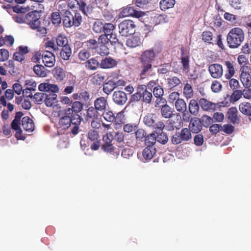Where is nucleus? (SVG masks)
I'll list each match as a JSON object with an SVG mask.
<instances>
[{"label":"nucleus","mask_w":251,"mask_h":251,"mask_svg":"<svg viewBox=\"0 0 251 251\" xmlns=\"http://www.w3.org/2000/svg\"><path fill=\"white\" fill-rule=\"evenodd\" d=\"M156 119V116L154 114H148L144 117L143 121L147 126L152 127L154 124Z\"/></svg>","instance_id":"40"},{"label":"nucleus","mask_w":251,"mask_h":251,"mask_svg":"<svg viewBox=\"0 0 251 251\" xmlns=\"http://www.w3.org/2000/svg\"><path fill=\"white\" fill-rule=\"evenodd\" d=\"M56 42L59 47H67L68 43L67 38L62 35H59L57 37Z\"/></svg>","instance_id":"50"},{"label":"nucleus","mask_w":251,"mask_h":251,"mask_svg":"<svg viewBox=\"0 0 251 251\" xmlns=\"http://www.w3.org/2000/svg\"><path fill=\"white\" fill-rule=\"evenodd\" d=\"M152 93L156 98H160L164 95L163 88L160 85H157L153 89Z\"/></svg>","instance_id":"56"},{"label":"nucleus","mask_w":251,"mask_h":251,"mask_svg":"<svg viewBox=\"0 0 251 251\" xmlns=\"http://www.w3.org/2000/svg\"><path fill=\"white\" fill-rule=\"evenodd\" d=\"M94 107L100 112H103L108 107L107 99L103 97L97 98L94 102Z\"/></svg>","instance_id":"19"},{"label":"nucleus","mask_w":251,"mask_h":251,"mask_svg":"<svg viewBox=\"0 0 251 251\" xmlns=\"http://www.w3.org/2000/svg\"><path fill=\"white\" fill-rule=\"evenodd\" d=\"M115 88H116L115 82L112 80H109L103 85L102 90L104 93L109 95Z\"/></svg>","instance_id":"39"},{"label":"nucleus","mask_w":251,"mask_h":251,"mask_svg":"<svg viewBox=\"0 0 251 251\" xmlns=\"http://www.w3.org/2000/svg\"><path fill=\"white\" fill-rule=\"evenodd\" d=\"M104 25L100 21H96L93 25V29L96 33H100L103 31Z\"/></svg>","instance_id":"59"},{"label":"nucleus","mask_w":251,"mask_h":251,"mask_svg":"<svg viewBox=\"0 0 251 251\" xmlns=\"http://www.w3.org/2000/svg\"><path fill=\"white\" fill-rule=\"evenodd\" d=\"M161 116L165 118H170L173 115V109L168 104L162 106L160 109Z\"/></svg>","instance_id":"35"},{"label":"nucleus","mask_w":251,"mask_h":251,"mask_svg":"<svg viewBox=\"0 0 251 251\" xmlns=\"http://www.w3.org/2000/svg\"><path fill=\"white\" fill-rule=\"evenodd\" d=\"M13 18L15 21L19 24H26V21H27L28 18L27 14L25 15L21 14H18L17 16H14Z\"/></svg>","instance_id":"61"},{"label":"nucleus","mask_w":251,"mask_h":251,"mask_svg":"<svg viewBox=\"0 0 251 251\" xmlns=\"http://www.w3.org/2000/svg\"><path fill=\"white\" fill-rule=\"evenodd\" d=\"M14 42V39L13 36L7 35L4 38H0V47L2 46H11Z\"/></svg>","instance_id":"45"},{"label":"nucleus","mask_w":251,"mask_h":251,"mask_svg":"<svg viewBox=\"0 0 251 251\" xmlns=\"http://www.w3.org/2000/svg\"><path fill=\"white\" fill-rule=\"evenodd\" d=\"M33 99L35 101L40 103L45 100L46 97V93H36L33 96H32Z\"/></svg>","instance_id":"64"},{"label":"nucleus","mask_w":251,"mask_h":251,"mask_svg":"<svg viewBox=\"0 0 251 251\" xmlns=\"http://www.w3.org/2000/svg\"><path fill=\"white\" fill-rule=\"evenodd\" d=\"M71 120L70 118V115H66L60 118L58 122L55 125L58 131L65 130L71 125Z\"/></svg>","instance_id":"10"},{"label":"nucleus","mask_w":251,"mask_h":251,"mask_svg":"<svg viewBox=\"0 0 251 251\" xmlns=\"http://www.w3.org/2000/svg\"><path fill=\"white\" fill-rule=\"evenodd\" d=\"M142 91V100L146 104H150L151 102L152 99V94L151 92L147 90L146 85L141 84V88L140 89Z\"/></svg>","instance_id":"21"},{"label":"nucleus","mask_w":251,"mask_h":251,"mask_svg":"<svg viewBox=\"0 0 251 251\" xmlns=\"http://www.w3.org/2000/svg\"><path fill=\"white\" fill-rule=\"evenodd\" d=\"M144 144L147 147H154L156 142L155 133L147 134L144 139Z\"/></svg>","instance_id":"37"},{"label":"nucleus","mask_w":251,"mask_h":251,"mask_svg":"<svg viewBox=\"0 0 251 251\" xmlns=\"http://www.w3.org/2000/svg\"><path fill=\"white\" fill-rule=\"evenodd\" d=\"M180 83L181 80L176 76H173L167 79V84L170 88H174Z\"/></svg>","instance_id":"48"},{"label":"nucleus","mask_w":251,"mask_h":251,"mask_svg":"<svg viewBox=\"0 0 251 251\" xmlns=\"http://www.w3.org/2000/svg\"><path fill=\"white\" fill-rule=\"evenodd\" d=\"M175 4V0H162L160 2V7L162 10H165L173 7Z\"/></svg>","instance_id":"43"},{"label":"nucleus","mask_w":251,"mask_h":251,"mask_svg":"<svg viewBox=\"0 0 251 251\" xmlns=\"http://www.w3.org/2000/svg\"><path fill=\"white\" fill-rule=\"evenodd\" d=\"M199 104L203 110L207 111H214L217 107V104L205 98H201L199 100Z\"/></svg>","instance_id":"17"},{"label":"nucleus","mask_w":251,"mask_h":251,"mask_svg":"<svg viewBox=\"0 0 251 251\" xmlns=\"http://www.w3.org/2000/svg\"><path fill=\"white\" fill-rule=\"evenodd\" d=\"M190 52L188 48H181V62L184 71L189 69Z\"/></svg>","instance_id":"15"},{"label":"nucleus","mask_w":251,"mask_h":251,"mask_svg":"<svg viewBox=\"0 0 251 251\" xmlns=\"http://www.w3.org/2000/svg\"><path fill=\"white\" fill-rule=\"evenodd\" d=\"M105 79V76L103 73L97 72L92 75L91 81L93 84L100 86L103 84Z\"/></svg>","instance_id":"20"},{"label":"nucleus","mask_w":251,"mask_h":251,"mask_svg":"<svg viewBox=\"0 0 251 251\" xmlns=\"http://www.w3.org/2000/svg\"><path fill=\"white\" fill-rule=\"evenodd\" d=\"M156 54L153 50H147L144 51L140 57L141 63H151L154 60Z\"/></svg>","instance_id":"23"},{"label":"nucleus","mask_w":251,"mask_h":251,"mask_svg":"<svg viewBox=\"0 0 251 251\" xmlns=\"http://www.w3.org/2000/svg\"><path fill=\"white\" fill-rule=\"evenodd\" d=\"M99 62L94 58L88 60L86 62V67L90 70H96L99 67Z\"/></svg>","instance_id":"44"},{"label":"nucleus","mask_w":251,"mask_h":251,"mask_svg":"<svg viewBox=\"0 0 251 251\" xmlns=\"http://www.w3.org/2000/svg\"><path fill=\"white\" fill-rule=\"evenodd\" d=\"M142 70L140 73V76L142 78H144L147 72L151 69L152 65L149 62L142 63Z\"/></svg>","instance_id":"57"},{"label":"nucleus","mask_w":251,"mask_h":251,"mask_svg":"<svg viewBox=\"0 0 251 251\" xmlns=\"http://www.w3.org/2000/svg\"><path fill=\"white\" fill-rule=\"evenodd\" d=\"M208 71L211 76L214 78H220L223 74V67L219 64H212L209 65Z\"/></svg>","instance_id":"11"},{"label":"nucleus","mask_w":251,"mask_h":251,"mask_svg":"<svg viewBox=\"0 0 251 251\" xmlns=\"http://www.w3.org/2000/svg\"><path fill=\"white\" fill-rule=\"evenodd\" d=\"M141 40L139 37L134 36L126 40V44L128 47H137L141 45Z\"/></svg>","instance_id":"36"},{"label":"nucleus","mask_w":251,"mask_h":251,"mask_svg":"<svg viewBox=\"0 0 251 251\" xmlns=\"http://www.w3.org/2000/svg\"><path fill=\"white\" fill-rule=\"evenodd\" d=\"M175 105L177 111L183 113V120L185 121L188 122L189 120V117H187L185 116V112L187 110V104L185 101L183 99L180 98L175 102Z\"/></svg>","instance_id":"14"},{"label":"nucleus","mask_w":251,"mask_h":251,"mask_svg":"<svg viewBox=\"0 0 251 251\" xmlns=\"http://www.w3.org/2000/svg\"><path fill=\"white\" fill-rule=\"evenodd\" d=\"M57 95L56 93H46V97L44 100L45 104L48 107H51L56 102Z\"/></svg>","instance_id":"34"},{"label":"nucleus","mask_w":251,"mask_h":251,"mask_svg":"<svg viewBox=\"0 0 251 251\" xmlns=\"http://www.w3.org/2000/svg\"><path fill=\"white\" fill-rule=\"evenodd\" d=\"M22 125L26 131L31 132L34 129V124L33 120L28 116L24 117L22 120Z\"/></svg>","instance_id":"26"},{"label":"nucleus","mask_w":251,"mask_h":251,"mask_svg":"<svg viewBox=\"0 0 251 251\" xmlns=\"http://www.w3.org/2000/svg\"><path fill=\"white\" fill-rule=\"evenodd\" d=\"M53 75L58 81H61L66 77L65 71L60 67H55L52 70Z\"/></svg>","instance_id":"33"},{"label":"nucleus","mask_w":251,"mask_h":251,"mask_svg":"<svg viewBox=\"0 0 251 251\" xmlns=\"http://www.w3.org/2000/svg\"><path fill=\"white\" fill-rule=\"evenodd\" d=\"M27 17L26 24L29 25L32 29H37L39 27L40 21L36 11L29 12L27 14Z\"/></svg>","instance_id":"9"},{"label":"nucleus","mask_w":251,"mask_h":251,"mask_svg":"<svg viewBox=\"0 0 251 251\" xmlns=\"http://www.w3.org/2000/svg\"><path fill=\"white\" fill-rule=\"evenodd\" d=\"M226 39L229 47H238L244 39V32L239 27L233 28L228 33Z\"/></svg>","instance_id":"2"},{"label":"nucleus","mask_w":251,"mask_h":251,"mask_svg":"<svg viewBox=\"0 0 251 251\" xmlns=\"http://www.w3.org/2000/svg\"><path fill=\"white\" fill-rule=\"evenodd\" d=\"M102 116L104 119L109 122H116V118L114 114L111 110L106 109L102 112Z\"/></svg>","instance_id":"41"},{"label":"nucleus","mask_w":251,"mask_h":251,"mask_svg":"<svg viewBox=\"0 0 251 251\" xmlns=\"http://www.w3.org/2000/svg\"><path fill=\"white\" fill-rule=\"evenodd\" d=\"M135 134L137 141L143 142L144 141L147 133L143 129L139 128L135 131Z\"/></svg>","instance_id":"52"},{"label":"nucleus","mask_w":251,"mask_h":251,"mask_svg":"<svg viewBox=\"0 0 251 251\" xmlns=\"http://www.w3.org/2000/svg\"><path fill=\"white\" fill-rule=\"evenodd\" d=\"M52 23L55 25H59L61 22V18L59 13L58 12H53L51 16Z\"/></svg>","instance_id":"60"},{"label":"nucleus","mask_w":251,"mask_h":251,"mask_svg":"<svg viewBox=\"0 0 251 251\" xmlns=\"http://www.w3.org/2000/svg\"><path fill=\"white\" fill-rule=\"evenodd\" d=\"M99 115V111L95 107L91 106L87 110V116L91 119H97Z\"/></svg>","instance_id":"49"},{"label":"nucleus","mask_w":251,"mask_h":251,"mask_svg":"<svg viewBox=\"0 0 251 251\" xmlns=\"http://www.w3.org/2000/svg\"><path fill=\"white\" fill-rule=\"evenodd\" d=\"M112 99L114 102L119 105H123L127 100L126 94L123 91H115L112 96Z\"/></svg>","instance_id":"12"},{"label":"nucleus","mask_w":251,"mask_h":251,"mask_svg":"<svg viewBox=\"0 0 251 251\" xmlns=\"http://www.w3.org/2000/svg\"><path fill=\"white\" fill-rule=\"evenodd\" d=\"M183 96L187 99H190L193 97L194 93L192 85L189 83H186L183 89Z\"/></svg>","instance_id":"38"},{"label":"nucleus","mask_w":251,"mask_h":251,"mask_svg":"<svg viewBox=\"0 0 251 251\" xmlns=\"http://www.w3.org/2000/svg\"><path fill=\"white\" fill-rule=\"evenodd\" d=\"M239 109L244 115L251 116V103L246 101L241 102L239 105Z\"/></svg>","instance_id":"30"},{"label":"nucleus","mask_w":251,"mask_h":251,"mask_svg":"<svg viewBox=\"0 0 251 251\" xmlns=\"http://www.w3.org/2000/svg\"><path fill=\"white\" fill-rule=\"evenodd\" d=\"M113 135L112 132H109L103 135V143L101 145V150L105 152L113 154L116 150L115 147L112 144Z\"/></svg>","instance_id":"5"},{"label":"nucleus","mask_w":251,"mask_h":251,"mask_svg":"<svg viewBox=\"0 0 251 251\" xmlns=\"http://www.w3.org/2000/svg\"><path fill=\"white\" fill-rule=\"evenodd\" d=\"M192 138L191 130L185 127L182 128L180 132H176L172 136L171 142L174 145H178L181 143L187 142L190 141Z\"/></svg>","instance_id":"4"},{"label":"nucleus","mask_w":251,"mask_h":251,"mask_svg":"<svg viewBox=\"0 0 251 251\" xmlns=\"http://www.w3.org/2000/svg\"><path fill=\"white\" fill-rule=\"evenodd\" d=\"M189 129L194 133H198L200 132L202 128L200 119L197 117L192 118L189 123Z\"/></svg>","instance_id":"16"},{"label":"nucleus","mask_w":251,"mask_h":251,"mask_svg":"<svg viewBox=\"0 0 251 251\" xmlns=\"http://www.w3.org/2000/svg\"><path fill=\"white\" fill-rule=\"evenodd\" d=\"M29 52L28 48H19L13 54V59L20 62L25 60V55Z\"/></svg>","instance_id":"27"},{"label":"nucleus","mask_w":251,"mask_h":251,"mask_svg":"<svg viewBox=\"0 0 251 251\" xmlns=\"http://www.w3.org/2000/svg\"><path fill=\"white\" fill-rule=\"evenodd\" d=\"M200 106L199 102H198L195 99L191 100L188 104L189 112L192 115H197L199 111Z\"/></svg>","instance_id":"29"},{"label":"nucleus","mask_w":251,"mask_h":251,"mask_svg":"<svg viewBox=\"0 0 251 251\" xmlns=\"http://www.w3.org/2000/svg\"><path fill=\"white\" fill-rule=\"evenodd\" d=\"M141 88V84L139 85L137 87V92L133 94L130 99V102H137L142 99V91L140 89Z\"/></svg>","instance_id":"51"},{"label":"nucleus","mask_w":251,"mask_h":251,"mask_svg":"<svg viewBox=\"0 0 251 251\" xmlns=\"http://www.w3.org/2000/svg\"><path fill=\"white\" fill-rule=\"evenodd\" d=\"M88 138L93 142L91 145V149L93 151L98 150L100 146V140L99 139V132L95 129L90 130L87 134Z\"/></svg>","instance_id":"8"},{"label":"nucleus","mask_w":251,"mask_h":251,"mask_svg":"<svg viewBox=\"0 0 251 251\" xmlns=\"http://www.w3.org/2000/svg\"><path fill=\"white\" fill-rule=\"evenodd\" d=\"M122 16L123 17L132 16L136 18H140L145 15V13L140 11L136 10L132 7H127L122 10Z\"/></svg>","instance_id":"18"},{"label":"nucleus","mask_w":251,"mask_h":251,"mask_svg":"<svg viewBox=\"0 0 251 251\" xmlns=\"http://www.w3.org/2000/svg\"><path fill=\"white\" fill-rule=\"evenodd\" d=\"M202 40L205 43H211L210 41L212 40L213 34L211 32L209 31L203 32L202 35Z\"/></svg>","instance_id":"62"},{"label":"nucleus","mask_w":251,"mask_h":251,"mask_svg":"<svg viewBox=\"0 0 251 251\" xmlns=\"http://www.w3.org/2000/svg\"><path fill=\"white\" fill-rule=\"evenodd\" d=\"M34 73L39 76L45 77L47 73L45 71V67L42 65L37 64L33 67Z\"/></svg>","instance_id":"47"},{"label":"nucleus","mask_w":251,"mask_h":251,"mask_svg":"<svg viewBox=\"0 0 251 251\" xmlns=\"http://www.w3.org/2000/svg\"><path fill=\"white\" fill-rule=\"evenodd\" d=\"M117 65V62L115 59L109 58H105L101 60L100 66L103 69L111 68Z\"/></svg>","instance_id":"32"},{"label":"nucleus","mask_w":251,"mask_h":251,"mask_svg":"<svg viewBox=\"0 0 251 251\" xmlns=\"http://www.w3.org/2000/svg\"><path fill=\"white\" fill-rule=\"evenodd\" d=\"M241 72L240 75V80L246 88H249L251 86V68L248 66L241 67Z\"/></svg>","instance_id":"7"},{"label":"nucleus","mask_w":251,"mask_h":251,"mask_svg":"<svg viewBox=\"0 0 251 251\" xmlns=\"http://www.w3.org/2000/svg\"><path fill=\"white\" fill-rule=\"evenodd\" d=\"M115 25L111 23H107L104 25L103 31L105 35L110 36L112 34L113 30L115 29Z\"/></svg>","instance_id":"55"},{"label":"nucleus","mask_w":251,"mask_h":251,"mask_svg":"<svg viewBox=\"0 0 251 251\" xmlns=\"http://www.w3.org/2000/svg\"><path fill=\"white\" fill-rule=\"evenodd\" d=\"M70 118L72 121V124H80L81 121V117L78 114L79 113L70 112Z\"/></svg>","instance_id":"53"},{"label":"nucleus","mask_w":251,"mask_h":251,"mask_svg":"<svg viewBox=\"0 0 251 251\" xmlns=\"http://www.w3.org/2000/svg\"><path fill=\"white\" fill-rule=\"evenodd\" d=\"M82 21L80 13L74 11L72 14L69 11H66L63 19V23L66 27H70L73 25L78 26Z\"/></svg>","instance_id":"3"},{"label":"nucleus","mask_w":251,"mask_h":251,"mask_svg":"<svg viewBox=\"0 0 251 251\" xmlns=\"http://www.w3.org/2000/svg\"><path fill=\"white\" fill-rule=\"evenodd\" d=\"M20 121L13 120L11 123L12 128L16 131L15 137L18 140H25V137L23 135L22 130L20 126Z\"/></svg>","instance_id":"22"},{"label":"nucleus","mask_w":251,"mask_h":251,"mask_svg":"<svg viewBox=\"0 0 251 251\" xmlns=\"http://www.w3.org/2000/svg\"><path fill=\"white\" fill-rule=\"evenodd\" d=\"M238 111L236 107H230L227 113V117L228 119L233 124H237L240 121V119L238 117Z\"/></svg>","instance_id":"24"},{"label":"nucleus","mask_w":251,"mask_h":251,"mask_svg":"<svg viewBox=\"0 0 251 251\" xmlns=\"http://www.w3.org/2000/svg\"><path fill=\"white\" fill-rule=\"evenodd\" d=\"M72 54L71 48H62L60 54L62 58L65 60L69 59Z\"/></svg>","instance_id":"54"},{"label":"nucleus","mask_w":251,"mask_h":251,"mask_svg":"<svg viewBox=\"0 0 251 251\" xmlns=\"http://www.w3.org/2000/svg\"><path fill=\"white\" fill-rule=\"evenodd\" d=\"M225 65L226 67V71L225 76L227 79H229L235 74L234 67L233 63L229 61H225Z\"/></svg>","instance_id":"31"},{"label":"nucleus","mask_w":251,"mask_h":251,"mask_svg":"<svg viewBox=\"0 0 251 251\" xmlns=\"http://www.w3.org/2000/svg\"><path fill=\"white\" fill-rule=\"evenodd\" d=\"M43 63L48 67H52L55 63L54 54L50 51H46L42 54Z\"/></svg>","instance_id":"13"},{"label":"nucleus","mask_w":251,"mask_h":251,"mask_svg":"<svg viewBox=\"0 0 251 251\" xmlns=\"http://www.w3.org/2000/svg\"><path fill=\"white\" fill-rule=\"evenodd\" d=\"M5 66L7 71L11 75H15L17 72V68L15 66L14 61L12 60H9L4 64Z\"/></svg>","instance_id":"42"},{"label":"nucleus","mask_w":251,"mask_h":251,"mask_svg":"<svg viewBox=\"0 0 251 251\" xmlns=\"http://www.w3.org/2000/svg\"><path fill=\"white\" fill-rule=\"evenodd\" d=\"M155 137L156 138V141L162 145L166 144L168 141L167 133L163 131L157 133V135H155Z\"/></svg>","instance_id":"46"},{"label":"nucleus","mask_w":251,"mask_h":251,"mask_svg":"<svg viewBox=\"0 0 251 251\" xmlns=\"http://www.w3.org/2000/svg\"><path fill=\"white\" fill-rule=\"evenodd\" d=\"M137 128V125L135 124H127L124 126V130L127 133L135 131Z\"/></svg>","instance_id":"63"},{"label":"nucleus","mask_w":251,"mask_h":251,"mask_svg":"<svg viewBox=\"0 0 251 251\" xmlns=\"http://www.w3.org/2000/svg\"><path fill=\"white\" fill-rule=\"evenodd\" d=\"M109 43L111 46L118 47L124 46L122 43L119 41L115 35H111L109 38H108V35L102 34L100 36L98 41L95 39H90L83 42L82 46L90 47L92 46H94L97 47H102L106 46L107 44L109 46Z\"/></svg>","instance_id":"1"},{"label":"nucleus","mask_w":251,"mask_h":251,"mask_svg":"<svg viewBox=\"0 0 251 251\" xmlns=\"http://www.w3.org/2000/svg\"><path fill=\"white\" fill-rule=\"evenodd\" d=\"M156 152V149L154 147H146L142 152L144 158L147 160H151Z\"/></svg>","instance_id":"28"},{"label":"nucleus","mask_w":251,"mask_h":251,"mask_svg":"<svg viewBox=\"0 0 251 251\" xmlns=\"http://www.w3.org/2000/svg\"><path fill=\"white\" fill-rule=\"evenodd\" d=\"M83 104L79 101H75L72 103L71 107H69L64 110V114L70 115V112L79 113L83 108Z\"/></svg>","instance_id":"25"},{"label":"nucleus","mask_w":251,"mask_h":251,"mask_svg":"<svg viewBox=\"0 0 251 251\" xmlns=\"http://www.w3.org/2000/svg\"><path fill=\"white\" fill-rule=\"evenodd\" d=\"M135 25L131 20H124L119 25V33L122 36H127L135 32Z\"/></svg>","instance_id":"6"},{"label":"nucleus","mask_w":251,"mask_h":251,"mask_svg":"<svg viewBox=\"0 0 251 251\" xmlns=\"http://www.w3.org/2000/svg\"><path fill=\"white\" fill-rule=\"evenodd\" d=\"M200 120H201L202 126H203L206 127H208L213 122V119L207 115L202 116Z\"/></svg>","instance_id":"58"}]
</instances>
